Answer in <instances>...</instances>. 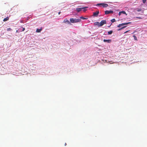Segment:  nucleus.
<instances>
[{
  "mask_svg": "<svg viewBox=\"0 0 147 147\" xmlns=\"http://www.w3.org/2000/svg\"><path fill=\"white\" fill-rule=\"evenodd\" d=\"M9 19V17H7L6 18H4L3 20V21L5 22L7 20H8Z\"/></svg>",
  "mask_w": 147,
  "mask_h": 147,
  "instance_id": "9b49d317",
  "label": "nucleus"
},
{
  "mask_svg": "<svg viewBox=\"0 0 147 147\" xmlns=\"http://www.w3.org/2000/svg\"><path fill=\"white\" fill-rule=\"evenodd\" d=\"M113 13V11H107L106 10L105 11V14H108L110 13Z\"/></svg>",
  "mask_w": 147,
  "mask_h": 147,
  "instance_id": "423d86ee",
  "label": "nucleus"
},
{
  "mask_svg": "<svg viewBox=\"0 0 147 147\" xmlns=\"http://www.w3.org/2000/svg\"><path fill=\"white\" fill-rule=\"evenodd\" d=\"M126 27V26H123V27H122L121 28L119 29L118 30V31H119V30H121L122 29H123V28H125Z\"/></svg>",
  "mask_w": 147,
  "mask_h": 147,
  "instance_id": "a211bd4d",
  "label": "nucleus"
},
{
  "mask_svg": "<svg viewBox=\"0 0 147 147\" xmlns=\"http://www.w3.org/2000/svg\"><path fill=\"white\" fill-rule=\"evenodd\" d=\"M97 6L101 5L103 7H107L108 5L107 4L104 3H98L96 5Z\"/></svg>",
  "mask_w": 147,
  "mask_h": 147,
  "instance_id": "f03ea898",
  "label": "nucleus"
},
{
  "mask_svg": "<svg viewBox=\"0 0 147 147\" xmlns=\"http://www.w3.org/2000/svg\"><path fill=\"white\" fill-rule=\"evenodd\" d=\"M128 31H126V32H125L124 33H127Z\"/></svg>",
  "mask_w": 147,
  "mask_h": 147,
  "instance_id": "a878e982",
  "label": "nucleus"
},
{
  "mask_svg": "<svg viewBox=\"0 0 147 147\" xmlns=\"http://www.w3.org/2000/svg\"><path fill=\"white\" fill-rule=\"evenodd\" d=\"M88 8V7H82L80 8H77L76 9V10L78 12H79L80 11H81L83 9H86Z\"/></svg>",
  "mask_w": 147,
  "mask_h": 147,
  "instance_id": "7ed1b4c3",
  "label": "nucleus"
},
{
  "mask_svg": "<svg viewBox=\"0 0 147 147\" xmlns=\"http://www.w3.org/2000/svg\"><path fill=\"white\" fill-rule=\"evenodd\" d=\"M22 28L23 29L22 31H24L25 30V28H23L22 27Z\"/></svg>",
  "mask_w": 147,
  "mask_h": 147,
  "instance_id": "5701e85b",
  "label": "nucleus"
},
{
  "mask_svg": "<svg viewBox=\"0 0 147 147\" xmlns=\"http://www.w3.org/2000/svg\"><path fill=\"white\" fill-rule=\"evenodd\" d=\"M61 13V12L60 11L59 12V13H58V14H60Z\"/></svg>",
  "mask_w": 147,
  "mask_h": 147,
  "instance_id": "bb28decb",
  "label": "nucleus"
},
{
  "mask_svg": "<svg viewBox=\"0 0 147 147\" xmlns=\"http://www.w3.org/2000/svg\"><path fill=\"white\" fill-rule=\"evenodd\" d=\"M136 18H138V19H142V18H141V17H136Z\"/></svg>",
  "mask_w": 147,
  "mask_h": 147,
  "instance_id": "412c9836",
  "label": "nucleus"
},
{
  "mask_svg": "<svg viewBox=\"0 0 147 147\" xmlns=\"http://www.w3.org/2000/svg\"><path fill=\"white\" fill-rule=\"evenodd\" d=\"M66 143H65V145L66 146Z\"/></svg>",
  "mask_w": 147,
  "mask_h": 147,
  "instance_id": "cd10ccee",
  "label": "nucleus"
},
{
  "mask_svg": "<svg viewBox=\"0 0 147 147\" xmlns=\"http://www.w3.org/2000/svg\"><path fill=\"white\" fill-rule=\"evenodd\" d=\"M107 23L106 21L105 20H102L101 21V22L100 23V25L99 26H103L104 24H106Z\"/></svg>",
  "mask_w": 147,
  "mask_h": 147,
  "instance_id": "20e7f679",
  "label": "nucleus"
},
{
  "mask_svg": "<svg viewBox=\"0 0 147 147\" xmlns=\"http://www.w3.org/2000/svg\"><path fill=\"white\" fill-rule=\"evenodd\" d=\"M42 28H41L40 29H36V32H41V31H42Z\"/></svg>",
  "mask_w": 147,
  "mask_h": 147,
  "instance_id": "9d476101",
  "label": "nucleus"
},
{
  "mask_svg": "<svg viewBox=\"0 0 147 147\" xmlns=\"http://www.w3.org/2000/svg\"><path fill=\"white\" fill-rule=\"evenodd\" d=\"M103 41L104 42H107V43H110L111 42V40L104 39Z\"/></svg>",
  "mask_w": 147,
  "mask_h": 147,
  "instance_id": "1a4fd4ad",
  "label": "nucleus"
},
{
  "mask_svg": "<svg viewBox=\"0 0 147 147\" xmlns=\"http://www.w3.org/2000/svg\"><path fill=\"white\" fill-rule=\"evenodd\" d=\"M94 24L96 25H97L98 26H99V25H100V23H99L98 22H95Z\"/></svg>",
  "mask_w": 147,
  "mask_h": 147,
  "instance_id": "f8f14e48",
  "label": "nucleus"
},
{
  "mask_svg": "<svg viewBox=\"0 0 147 147\" xmlns=\"http://www.w3.org/2000/svg\"><path fill=\"white\" fill-rule=\"evenodd\" d=\"M99 13V11H97L96 12H94L93 13V16H96L97 17L98 15V14Z\"/></svg>",
  "mask_w": 147,
  "mask_h": 147,
  "instance_id": "0eeeda50",
  "label": "nucleus"
},
{
  "mask_svg": "<svg viewBox=\"0 0 147 147\" xmlns=\"http://www.w3.org/2000/svg\"><path fill=\"white\" fill-rule=\"evenodd\" d=\"M63 22L64 23H67L68 24H71V23L69 21L67 20V18L63 20Z\"/></svg>",
  "mask_w": 147,
  "mask_h": 147,
  "instance_id": "6e6552de",
  "label": "nucleus"
},
{
  "mask_svg": "<svg viewBox=\"0 0 147 147\" xmlns=\"http://www.w3.org/2000/svg\"><path fill=\"white\" fill-rule=\"evenodd\" d=\"M121 11L119 12V16H120L121 15Z\"/></svg>",
  "mask_w": 147,
  "mask_h": 147,
  "instance_id": "b1692460",
  "label": "nucleus"
},
{
  "mask_svg": "<svg viewBox=\"0 0 147 147\" xmlns=\"http://www.w3.org/2000/svg\"><path fill=\"white\" fill-rule=\"evenodd\" d=\"M130 23H131V22H127V23H122L121 24H120L117 27L119 28L123 26V25H127V24H128Z\"/></svg>",
  "mask_w": 147,
  "mask_h": 147,
  "instance_id": "39448f33",
  "label": "nucleus"
},
{
  "mask_svg": "<svg viewBox=\"0 0 147 147\" xmlns=\"http://www.w3.org/2000/svg\"><path fill=\"white\" fill-rule=\"evenodd\" d=\"M137 11L138 12H139L141 11L142 10V9L141 8H138L137 9Z\"/></svg>",
  "mask_w": 147,
  "mask_h": 147,
  "instance_id": "aec40b11",
  "label": "nucleus"
},
{
  "mask_svg": "<svg viewBox=\"0 0 147 147\" xmlns=\"http://www.w3.org/2000/svg\"><path fill=\"white\" fill-rule=\"evenodd\" d=\"M113 32V31H112V30H111V31H109L108 32V34L109 35L111 34Z\"/></svg>",
  "mask_w": 147,
  "mask_h": 147,
  "instance_id": "ddd939ff",
  "label": "nucleus"
},
{
  "mask_svg": "<svg viewBox=\"0 0 147 147\" xmlns=\"http://www.w3.org/2000/svg\"><path fill=\"white\" fill-rule=\"evenodd\" d=\"M7 31H11L12 29L11 28H9L7 29Z\"/></svg>",
  "mask_w": 147,
  "mask_h": 147,
  "instance_id": "4468645a",
  "label": "nucleus"
},
{
  "mask_svg": "<svg viewBox=\"0 0 147 147\" xmlns=\"http://www.w3.org/2000/svg\"><path fill=\"white\" fill-rule=\"evenodd\" d=\"M146 0H143V3H145L146 2Z\"/></svg>",
  "mask_w": 147,
  "mask_h": 147,
  "instance_id": "4be33fe9",
  "label": "nucleus"
},
{
  "mask_svg": "<svg viewBox=\"0 0 147 147\" xmlns=\"http://www.w3.org/2000/svg\"><path fill=\"white\" fill-rule=\"evenodd\" d=\"M133 37H134V39L136 40H138V39H137V37H136V36H135V35H134L133 36Z\"/></svg>",
  "mask_w": 147,
  "mask_h": 147,
  "instance_id": "2eb2a0df",
  "label": "nucleus"
},
{
  "mask_svg": "<svg viewBox=\"0 0 147 147\" xmlns=\"http://www.w3.org/2000/svg\"><path fill=\"white\" fill-rule=\"evenodd\" d=\"M121 13H122L123 14H125L126 15H127V14L125 12V11H121Z\"/></svg>",
  "mask_w": 147,
  "mask_h": 147,
  "instance_id": "dca6fc26",
  "label": "nucleus"
},
{
  "mask_svg": "<svg viewBox=\"0 0 147 147\" xmlns=\"http://www.w3.org/2000/svg\"><path fill=\"white\" fill-rule=\"evenodd\" d=\"M111 21L112 22V23H113L115 22L116 21V20H115V19H112L111 20Z\"/></svg>",
  "mask_w": 147,
  "mask_h": 147,
  "instance_id": "f3484780",
  "label": "nucleus"
},
{
  "mask_svg": "<svg viewBox=\"0 0 147 147\" xmlns=\"http://www.w3.org/2000/svg\"><path fill=\"white\" fill-rule=\"evenodd\" d=\"M16 32H18V30H17L16 31Z\"/></svg>",
  "mask_w": 147,
  "mask_h": 147,
  "instance_id": "c85d7f7f",
  "label": "nucleus"
},
{
  "mask_svg": "<svg viewBox=\"0 0 147 147\" xmlns=\"http://www.w3.org/2000/svg\"><path fill=\"white\" fill-rule=\"evenodd\" d=\"M81 20L79 19H74L73 18H71L70 19V22L71 23H77L81 21Z\"/></svg>",
  "mask_w": 147,
  "mask_h": 147,
  "instance_id": "f257e3e1",
  "label": "nucleus"
},
{
  "mask_svg": "<svg viewBox=\"0 0 147 147\" xmlns=\"http://www.w3.org/2000/svg\"><path fill=\"white\" fill-rule=\"evenodd\" d=\"M80 18L82 19L83 20L87 19H88L87 18H85L84 17H82V16H81V17H80Z\"/></svg>",
  "mask_w": 147,
  "mask_h": 147,
  "instance_id": "6ab92c4d",
  "label": "nucleus"
},
{
  "mask_svg": "<svg viewBox=\"0 0 147 147\" xmlns=\"http://www.w3.org/2000/svg\"><path fill=\"white\" fill-rule=\"evenodd\" d=\"M84 9V10H83V11H86V9Z\"/></svg>",
  "mask_w": 147,
  "mask_h": 147,
  "instance_id": "393cba45",
  "label": "nucleus"
}]
</instances>
